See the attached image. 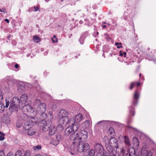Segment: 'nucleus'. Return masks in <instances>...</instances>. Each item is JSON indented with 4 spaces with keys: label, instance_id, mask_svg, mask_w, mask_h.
Here are the masks:
<instances>
[{
    "label": "nucleus",
    "instance_id": "f257e3e1",
    "mask_svg": "<svg viewBox=\"0 0 156 156\" xmlns=\"http://www.w3.org/2000/svg\"><path fill=\"white\" fill-rule=\"evenodd\" d=\"M87 132L82 130L80 132L73 133L70 136V140H75L77 142V150L79 152H82L84 150L86 151L90 148V145L87 143H83L86 141L87 139Z\"/></svg>",
    "mask_w": 156,
    "mask_h": 156
},
{
    "label": "nucleus",
    "instance_id": "f03ea898",
    "mask_svg": "<svg viewBox=\"0 0 156 156\" xmlns=\"http://www.w3.org/2000/svg\"><path fill=\"white\" fill-rule=\"evenodd\" d=\"M23 109L24 114L28 116H29L30 115H30L31 116H36L38 113L40 114L42 113L43 116L47 117L46 114L44 113L46 109V105L44 103H41L40 104L38 105L37 107V110L32 108L30 105H25Z\"/></svg>",
    "mask_w": 156,
    "mask_h": 156
},
{
    "label": "nucleus",
    "instance_id": "7ed1b4c3",
    "mask_svg": "<svg viewBox=\"0 0 156 156\" xmlns=\"http://www.w3.org/2000/svg\"><path fill=\"white\" fill-rule=\"evenodd\" d=\"M105 146L109 153H116L115 149L117 151L119 147L117 139L114 137H111L109 140V143L106 144Z\"/></svg>",
    "mask_w": 156,
    "mask_h": 156
},
{
    "label": "nucleus",
    "instance_id": "20e7f679",
    "mask_svg": "<svg viewBox=\"0 0 156 156\" xmlns=\"http://www.w3.org/2000/svg\"><path fill=\"white\" fill-rule=\"evenodd\" d=\"M68 112L66 110H61L59 112V116L60 117L59 122L64 126H66L68 124H70V120L68 116Z\"/></svg>",
    "mask_w": 156,
    "mask_h": 156
},
{
    "label": "nucleus",
    "instance_id": "39448f33",
    "mask_svg": "<svg viewBox=\"0 0 156 156\" xmlns=\"http://www.w3.org/2000/svg\"><path fill=\"white\" fill-rule=\"evenodd\" d=\"M21 105H20V101L19 98L18 97L15 96L13 98L12 101L10 102L9 109L11 112H12L14 110H16L19 106L20 109L23 110V108L25 105L24 106L23 108L21 107Z\"/></svg>",
    "mask_w": 156,
    "mask_h": 156
},
{
    "label": "nucleus",
    "instance_id": "423d86ee",
    "mask_svg": "<svg viewBox=\"0 0 156 156\" xmlns=\"http://www.w3.org/2000/svg\"><path fill=\"white\" fill-rule=\"evenodd\" d=\"M127 153H126V151L124 150H122V152L123 154L125 155L126 154L128 156H133L135 155L136 156H139V154H137L135 151V150L133 148L131 147L129 150L127 151Z\"/></svg>",
    "mask_w": 156,
    "mask_h": 156
},
{
    "label": "nucleus",
    "instance_id": "0eeeda50",
    "mask_svg": "<svg viewBox=\"0 0 156 156\" xmlns=\"http://www.w3.org/2000/svg\"><path fill=\"white\" fill-rule=\"evenodd\" d=\"M94 150L96 153L104 154V148L103 146L100 144H96L94 147Z\"/></svg>",
    "mask_w": 156,
    "mask_h": 156
},
{
    "label": "nucleus",
    "instance_id": "6e6552de",
    "mask_svg": "<svg viewBox=\"0 0 156 156\" xmlns=\"http://www.w3.org/2000/svg\"><path fill=\"white\" fill-rule=\"evenodd\" d=\"M141 154V156H152V152L144 147L142 148Z\"/></svg>",
    "mask_w": 156,
    "mask_h": 156
},
{
    "label": "nucleus",
    "instance_id": "1a4fd4ad",
    "mask_svg": "<svg viewBox=\"0 0 156 156\" xmlns=\"http://www.w3.org/2000/svg\"><path fill=\"white\" fill-rule=\"evenodd\" d=\"M140 95V93L137 90H136L133 96V105H135L137 104L138 99L139 98Z\"/></svg>",
    "mask_w": 156,
    "mask_h": 156
},
{
    "label": "nucleus",
    "instance_id": "9d476101",
    "mask_svg": "<svg viewBox=\"0 0 156 156\" xmlns=\"http://www.w3.org/2000/svg\"><path fill=\"white\" fill-rule=\"evenodd\" d=\"M70 124L72 125V129H73V131H75L74 132H80V131H76L78 129L79 125L78 124H77V123H76L74 121V119L73 118H71L70 119Z\"/></svg>",
    "mask_w": 156,
    "mask_h": 156
},
{
    "label": "nucleus",
    "instance_id": "9b49d317",
    "mask_svg": "<svg viewBox=\"0 0 156 156\" xmlns=\"http://www.w3.org/2000/svg\"><path fill=\"white\" fill-rule=\"evenodd\" d=\"M33 125V123L30 120L27 121L24 124L23 126V128L25 130H28Z\"/></svg>",
    "mask_w": 156,
    "mask_h": 156
},
{
    "label": "nucleus",
    "instance_id": "f8f14e48",
    "mask_svg": "<svg viewBox=\"0 0 156 156\" xmlns=\"http://www.w3.org/2000/svg\"><path fill=\"white\" fill-rule=\"evenodd\" d=\"M9 105V101L7 99L5 100V106L3 104L0 102V112L2 113L4 110L5 108H7Z\"/></svg>",
    "mask_w": 156,
    "mask_h": 156
},
{
    "label": "nucleus",
    "instance_id": "ddd939ff",
    "mask_svg": "<svg viewBox=\"0 0 156 156\" xmlns=\"http://www.w3.org/2000/svg\"><path fill=\"white\" fill-rule=\"evenodd\" d=\"M28 99V96L27 94H24L22 95L20 97V105L25 104Z\"/></svg>",
    "mask_w": 156,
    "mask_h": 156
},
{
    "label": "nucleus",
    "instance_id": "4468645a",
    "mask_svg": "<svg viewBox=\"0 0 156 156\" xmlns=\"http://www.w3.org/2000/svg\"><path fill=\"white\" fill-rule=\"evenodd\" d=\"M83 118L82 114L79 113L76 115L74 117V121L76 123L80 122Z\"/></svg>",
    "mask_w": 156,
    "mask_h": 156
},
{
    "label": "nucleus",
    "instance_id": "2eb2a0df",
    "mask_svg": "<svg viewBox=\"0 0 156 156\" xmlns=\"http://www.w3.org/2000/svg\"><path fill=\"white\" fill-rule=\"evenodd\" d=\"M73 131V129H72L71 126H70L67 127L65 131L64 134L65 136H67L70 134Z\"/></svg>",
    "mask_w": 156,
    "mask_h": 156
},
{
    "label": "nucleus",
    "instance_id": "dca6fc26",
    "mask_svg": "<svg viewBox=\"0 0 156 156\" xmlns=\"http://www.w3.org/2000/svg\"><path fill=\"white\" fill-rule=\"evenodd\" d=\"M90 119L85 121L82 124V127L84 129H85L88 127L90 125Z\"/></svg>",
    "mask_w": 156,
    "mask_h": 156
},
{
    "label": "nucleus",
    "instance_id": "f3484780",
    "mask_svg": "<svg viewBox=\"0 0 156 156\" xmlns=\"http://www.w3.org/2000/svg\"><path fill=\"white\" fill-rule=\"evenodd\" d=\"M132 142L134 146L138 147L139 145V140L136 137H133L132 139Z\"/></svg>",
    "mask_w": 156,
    "mask_h": 156
},
{
    "label": "nucleus",
    "instance_id": "a211bd4d",
    "mask_svg": "<svg viewBox=\"0 0 156 156\" xmlns=\"http://www.w3.org/2000/svg\"><path fill=\"white\" fill-rule=\"evenodd\" d=\"M48 134L49 135L51 136L54 135L57 130L55 126H50Z\"/></svg>",
    "mask_w": 156,
    "mask_h": 156
},
{
    "label": "nucleus",
    "instance_id": "6ab92c4d",
    "mask_svg": "<svg viewBox=\"0 0 156 156\" xmlns=\"http://www.w3.org/2000/svg\"><path fill=\"white\" fill-rule=\"evenodd\" d=\"M51 123L48 124L47 122H45L42 126V130L44 132L47 131L48 128L51 126Z\"/></svg>",
    "mask_w": 156,
    "mask_h": 156
},
{
    "label": "nucleus",
    "instance_id": "aec40b11",
    "mask_svg": "<svg viewBox=\"0 0 156 156\" xmlns=\"http://www.w3.org/2000/svg\"><path fill=\"white\" fill-rule=\"evenodd\" d=\"M124 141L126 145L129 146L131 145L130 141L128 136H124Z\"/></svg>",
    "mask_w": 156,
    "mask_h": 156
},
{
    "label": "nucleus",
    "instance_id": "412c9836",
    "mask_svg": "<svg viewBox=\"0 0 156 156\" xmlns=\"http://www.w3.org/2000/svg\"><path fill=\"white\" fill-rule=\"evenodd\" d=\"M73 141L72 144L71 145L70 149L72 151H74L76 149V145L77 144V142L75 140H71Z\"/></svg>",
    "mask_w": 156,
    "mask_h": 156
},
{
    "label": "nucleus",
    "instance_id": "4be33fe9",
    "mask_svg": "<svg viewBox=\"0 0 156 156\" xmlns=\"http://www.w3.org/2000/svg\"><path fill=\"white\" fill-rule=\"evenodd\" d=\"M33 40L35 42L37 43L40 42L41 40V38L37 35L34 36L33 37Z\"/></svg>",
    "mask_w": 156,
    "mask_h": 156
},
{
    "label": "nucleus",
    "instance_id": "5701e85b",
    "mask_svg": "<svg viewBox=\"0 0 156 156\" xmlns=\"http://www.w3.org/2000/svg\"><path fill=\"white\" fill-rule=\"evenodd\" d=\"M50 143L55 146L57 145L59 143L55 139H52Z\"/></svg>",
    "mask_w": 156,
    "mask_h": 156
},
{
    "label": "nucleus",
    "instance_id": "b1692460",
    "mask_svg": "<svg viewBox=\"0 0 156 156\" xmlns=\"http://www.w3.org/2000/svg\"><path fill=\"white\" fill-rule=\"evenodd\" d=\"M27 133L29 136H32L35 134L36 133V131L35 130L32 129H30L28 130Z\"/></svg>",
    "mask_w": 156,
    "mask_h": 156
},
{
    "label": "nucleus",
    "instance_id": "393cba45",
    "mask_svg": "<svg viewBox=\"0 0 156 156\" xmlns=\"http://www.w3.org/2000/svg\"><path fill=\"white\" fill-rule=\"evenodd\" d=\"M41 148V146L40 145H38L36 146L33 147V150L35 151H38L40 150Z\"/></svg>",
    "mask_w": 156,
    "mask_h": 156
},
{
    "label": "nucleus",
    "instance_id": "a878e982",
    "mask_svg": "<svg viewBox=\"0 0 156 156\" xmlns=\"http://www.w3.org/2000/svg\"><path fill=\"white\" fill-rule=\"evenodd\" d=\"M62 136L59 134H57L55 135V139L59 143L60 141L62 140Z\"/></svg>",
    "mask_w": 156,
    "mask_h": 156
},
{
    "label": "nucleus",
    "instance_id": "bb28decb",
    "mask_svg": "<svg viewBox=\"0 0 156 156\" xmlns=\"http://www.w3.org/2000/svg\"><path fill=\"white\" fill-rule=\"evenodd\" d=\"M136 84L137 85V87H138L139 86H140V83L139 82H138V83H136V82H135V83H131V86L130 87V90H132V88H133V87Z\"/></svg>",
    "mask_w": 156,
    "mask_h": 156
},
{
    "label": "nucleus",
    "instance_id": "cd10ccee",
    "mask_svg": "<svg viewBox=\"0 0 156 156\" xmlns=\"http://www.w3.org/2000/svg\"><path fill=\"white\" fill-rule=\"evenodd\" d=\"M95 153V151L93 150H91L88 152V156H94Z\"/></svg>",
    "mask_w": 156,
    "mask_h": 156
},
{
    "label": "nucleus",
    "instance_id": "c85d7f7f",
    "mask_svg": "<svg viewBox=\"0 0 156 156\" xmlns=\"http://www.w3.org/2000/svg\"><path fill=\"white\" fill-rule=\"evenodd\" d=\"M122 43L119 42H115V45L117 46V48H122Z\"/></svg>",
    "mask_w": 156,
    "mask_h": 156
},
{
    "label": "nucleus",
    "instance_id": "c756f323",
    "mask_svg": "<svg viewBox=\"0 0 156 156\" xmlns=\"http://www.w3.org/2000/svg\"><path fill=\"white\" fill-rule=\"evenodd\" d=\"M22 153L20 151L18 150L16 153L15 156H22Z\"/></svg>",
    "mask_w": 156,
    "mask_h": 156
},
{
    "label": "nucleus",
    "instance_id": "7c9ffc66",
    "mask_svg": "<svg viewBox=\"0 0 156 156\" xmlns=\"http://www.w3.org/2000/svg\"><path fill=\"white\" fill-rule=\"evenodd\" d=\"M5 134L0 131V140L2 141L4 139Z\"/></svg>",
    "mask_w": 156,
    "mask_h": 156
},
{
    "label": "nucleus",
    "instance_id": "2f4dec72",
    "mask_svg": "<svg viewBox=\"0 0 156 156\" xmlns=\"http://www.w3.org/2000/svg\"><path fill=\"white\" fill-rule=\"evenodd\" d=\"M51 40L52 42L54 43L57 42V38L55 35H54L53 37L52 38Z\"/></svg>",
    "mask_w": 156,
    "mask_h": 156
},
{
    "label": "nucleus",
    "instance_id": "473e14b6",
    "mask_svg": "<svg viewBox=\"0 0 156 156\" xmlns=\"http://www.w3.org/2000/svg\"><path fill=\"white\" fill-rule=\"evenodd\" d=\"M119 55L121 56H122L124 57H126V53L125 51L122 52L121 51H120L119 52Z\"/></svg>",
    "mask_w": 156,
    "mask_h": 156
},
{
    "label": "nucleus",
    "instance_id": "72a5a7b5",
    "mask_svg": "<svg viewBox=\"0 0 156 156\" xmlns=\"http://www.w3.org/2000/svg\"><path fill=\"white\" fill-rule=\"evenodd\" d=\"M56 129H58V130H61L63 129V126L62 124L58 125Z\"/></svg>",
    "mask_w": 156,
    "mask_h": 156
},
{
    "label": "nucleus",
    "instance_id": "f704fd0d",
    "mask_svg": "<svg viewBox=\"0 0 156 156\" xmlns=\"http://www.w3.org/2000/svg\"><path fill=\"white\" fill-rule=\"evenodd\" d=\"M84 40V37L82 36H81L79 39V41L81 44H83V43Z\"/></svg>",
    "mask_w": 156,
    "mask_h": 156
},
{
    "label": "nucleus",
    "instance_id": "c9c22d12",
    "mask_svg": "<svg viewBox=\"0 0 156 156\" xmlns=\"http://www.w3.org/2000/svg\"><path fill=\"white\" fill-rule=\"evenodd\" d=\"M129 110L130 113L132 114V115L133 116H134L135 114L134 113L133 107H131L129 108Z\"/></svg>",
    "mask_w": 156,
    "mask_h": 156
},
{
    "label": "nucleus",
    "instance_id": "e433bc0d",
    "mask_svg": "<svg viewBox=\"0 0 156 156\" xmlns=\"http://www.w3.org/2000/svg\"><path fill=\"white\" fill-rule=\"evenodd\" d=\"M48 117L49 118L50 120H52L53 119V117L52 115V113L51 112H49L48 114Z\"/></svg>",
    "mask_w": 156,
    "mask_h": 156
},
{
    "label": "nucleus",
    "instance_id": "4c0bfd02",
    "mask_svg": "<svg viewBox=\"0 0 156 156\" xmlns=\"http://www.w3.org/2000/svg\"><path fill=\"white\" fill-rule=\"evenodd\" d=\"M24 156H31V153L30 151L27 150Z\"/></svg>",
    "mask_w": 156,
    "mask_h": 156
},
{
    "label": "nucleus",
    "instance_id": "58836bf2",
    "mask_svg": "<svg viewBox=\"0 0 156 156\" xmlns=\"http://www.w3.org/2000/svg\"><path fill=\"white\" fill-rule=\"evenodd\" d=\"M109 131L111 135L112 134L114 133V129L112 127H110L109 128Z\"/></svg>",
    "mask_w": 156,
    "mask_h": 156
},
{
    "label": "nucleus",
    "instance_id": "ea45409f",
    "mask_svg": "<svg viewBox=\"0 0 156 156\" xmlns=\"http://www.w3.org/2000/svg\"><path fill=\"white\" fill-rule=\"evenodd\" d=\"M104 36L105 37V39L107 41H109L111 40V38L109 37L107 34H104Z\"/></svg>",
    "mask_w": 156,
    "mask_h": 156
},
{
    "label": "nucleus",
    "instance_id": "a19ab883",
    "mask_svg": "<svg viewBox=\"0 0 156 156\" xmlns=\"http://www.w3.org/2000/svg\"><path fill=\"white\" fill-rule=\"evenodd\" d=\"M0 12H3L4 14L6 13H7L6 10L4 8H2L1 9H0Z\"/></svg>",
    "mask_w": 156,
    "mask_h": 156
},
{
    "label": "nucleus",
    "instance_id": "79ce46f5",
    "mask_svg": "<svg viewBox=\"0 0 156 156\" xmlns=\"http://www.w3.org/2000/svg\"><path fill=\"white\" fill-rule=\"evenodd\" d=\"M41 101L39 99H36L34 101V104L36 105L40 104Z\"/></svg>",
    "mask_w": 156,
    "mask_h": 156
},
{
    "label": "nucleus",
    "instance_id": "37998d69",
    "mask_svg": "<svg viewBox=\"0 0 156 156\" xmlns=\"http://www.w3.org/2000/svg\"><path fill=\"white\" fill-rule=\"evenodd\" d=\"M3 98V94L2 92L0 91V101L2 100Z\"/></svg>",
    "mask_w": 156,
    "mask_h": 156
},
{
    "label": "nucleus",
    "instance_id": "c03bdc74",
    "mask_svg": "<svg viewBox=\"0 0 156 156\" xmlns=\"http://www.w3.org/2000/svg\"><path fill=\"white\" fill-rule=\"evenodd\" d=\"M5 154L4 151H0V156H5Z\"/></svg>",
    "mask_w": 156,
    "mask_h": 156
},
{
    "label": "nucleus",
    "instance_id": "a18cd8bd",
    "mask_svg": "<svg viewBox=\"0 0 156 156\" xmlns=\"http://www.w3.org/2000/svg\"><path fill=\"white\" fill-rule=\"evenodd\" d=\"M16 125L17 127L18 128H20V127L22 126V124L21 123L19 124L18 122H17L16 123Z\"/></svg>",
    "mask_w": 156,
    "mask_h": 156
},
{
    "label": "nucleus",
    "instance_id": "49530a36",
    "mask_svg": "<svg viewBox=\"0 0 156 156\" xmlns=\"http://www.w3.org/2000/svg\"><path fill=\"white\" fill-rule=\"evenodd\" d=\"M107 121H101L98 122L97 124H98V125H100L101 123L102 124H104L105 122H106Z\"/></svg>",
    "mask_w": 156,
    "mask_h": 156
},
{
    "label": "nucleus",
    "instance_id": "de8ad7c7",
    "mask_svg": "<svg viewBox=\"0 0 156 156\" xmlns=\"http://www.w3.org/2000/svg\"><path fill=\"white\" fill-rule=\"evenodd\" d=\"M6 156H13V154L12 152H9L7 155Z\"/></svg>",
    "mask_w": 156,
    "mask_h": 156
},
{
    "label": "nucleus",
    "instance_id": "09e8293b",
    "mask_svg": "<svg viewBox=\"0 0 156 156\" xmlns=\"http://www.w3.org/2000/svg\"><path fill=\"white\" fill-rule=\"evenodd\" d=\"M116 151V153H115V152L110 153V154H112V156H116V155L117 154V151Z\"/></svg>",
    "mask_w": 156,
    "mask_h": 156
},
{
    "label": "nucleus",
    "instance_id": "8fccbe9b",
    "mask_svg": "<svg viewBox=\"0 0 156 156\" xmlns=\"http://www.w3.org/2000/svg\"><path fill=\"white\" fill-rule=\"evenodd\" d=\"M35 10L34 11H37L39 9L38 7H34Z\"/></svg>",
    "mask_w": 156,
    "mask_h": 156
},
{
    "label": "nucleus",
    "instance_id": "3c124183",
    "mask_svg": "<svg viewBox=\"0 0 156 156\" xmlns=\"http://www.w3.org/2000/svg\"><path fill=\"white\" fill-rule=\"evenodd\" d=\"M15 66L16 68H18L19 67V65L18 64H15Z\"/></svg>",
    "mask_w": 156,
    "mask_h": 156
},
{
    "label": "nucleus",
    "instance_id": "603ef678",
    "mask_svg": "<svg viewBox=\"0 0 156 156\" xmlns=\"http://www.w3.org/2000/svg\"><path fill=\"white\" fill-rule=\"evenodd\" d=\"M6 22L8 23H9V21L8 19H5L4 20Z\"/></svg>",
    "mask_w": 156,
    "mask_h": 156
},
{
    "label": "nucleus",
    "instance_id": "864d4df0",
    "mask_svg": "<svg viewBox=\"0 0 156 156\" xmlns=\"http://www.w3.org/2000/svg\"><path fill=\"white\" fill-rule=\"evenodd\" d=\"M10 77H9V76H8V77H6V79H5V80L6 81H7V80L9 79H10Z\"/></svg>",
    "mask_w": 156,
    "mask_h": 156
},
{
    "label": "nucleus",
    "instance_id": "5fc2aeb1",
    "mask_svg": "<svg viewBox=\"0 0 156 156\" xmlns=\"http://www.w3.org/2000/svg\"><path fill=\"white\" fill-rule=\"evenodd\" d=\"M48 53V51H47V50L45 51L44 53V55H46Z\"/></svg>",
    "mask_w": 156,
    "mask_h": 156
},
{
    "label": "nucleus",
    "instance_id": "6e6d98bb",
    "mask_svg": "<svg viewBox=\"0 0 156 156\" xmlns=\"http://www.w3.org/2000/svg\"><path fill=\"white\" fill-rule=\"evenodd\" d=\"M35 156H42V155L40 154H36Z\"/></svg>",
    "mask_w": 156,
    "mask_h": 156
},
{
    "label": "nucleus",
    "instance_id": "4d7b16f0",
    "mask_svg": "<svg viewBox=\"0 0 156 156\" xmlns=\"http://www.w3.org/2000/svg\"><path fill=\"white\" fill-rule=\"evenodd\" d=\"M102 27L103 28H105L106 27V26L105 25H102Z\"/></svg>",
    "mask_w": 156,
    "mask_h": 156
},
{
    "label": "nucleus",
    "instance_id": "13d9d810",
    "mask_svg": "<svg viewBox=\"0 0 156 156\" xmlns=\"http://www.w3.org/2000/svg\"><path fill=\"white\" fill-rule=\"evenodd\" d=\"M43 156H49L47 154H44L43 155Z\"/></svg>",
    "mask_w": 156,
    "mask_h": 156
},
{
    "label": "nucleus",
    "instance_id": "bf43d9fd",
    "mask_svg": "<svg viewBox=\"0 0 156 156\" xmlns=\"http://www.w3.org/2000/svg\"><path fill=\"white\" fill-rule=\"evenodd\" d=\"M36 26L37 28H38L39 27V25L37 24L36 25Z\"/></svg>",
    "mask_w": 156,
    "mask_h": 156
},
{
    "label": "nucleus",
    "instance_id": "052dcab7",
    "mask_svg": "<svg viewBox=\"0 0 156 156\" xmlns=\"http://www.w3.org/2000/svg\"><path fill=\"white\" fill-rule=\"evenodd\" d=\"M45 1L46 2H48L49 1V0H45Z\"/></svg>",
    "mask_w": 156,
    "mask_h": 156
},
{
    "label": "nucleus",
    "instance_id": "680f3d73",
    "mask_svg": "<svg viewBox=\"0 0 156 156\" xmlns=\"http://www.w3.org/2000/svg\"><path fill=\"white\" fill-rule=\"evenodd\" d=\"M71 153L72 154H74L72 153L71 152Z\"/></svg>",
    "mask_w": 156,
    "mask_h": 156
},
{
    "label": "nucleus",
    "instance_id": "e2e57ef3",
    "mask_svg": "<svg viewBox=\"0 0 156 156\" xmlns=\"http://www.w3.org/2000/svg\"><path fill=\"white\" fill-rule=\"evenodd\" d=\"M103 23H104V24H106V22H103Z\"/></svg>",
    "mask_w": 156,
    "mask_h": 156
},
{
    "label": "nucleus",
    "instance_id": "0e129e2a",
    "mask_svg": "<svg viewBox=\"0 0 156 156\" xmlns=\"http://www.w3.org/2000/svg\"><path fill=\"white\" fill-rule=\"evenodd\" d=\"M107 25H109V26H110V24L109 23H107Z\"/></svg>",
    "mask_w": 156,
    "mask_h": 156
},
{
    "label": "nucleus",
    "instance_id": "69168bd1",
    "mask_svg": "<svg viewBox=\"0 0 156 156\" xmlns=\"http://www.w3.org/2000/svg\"><path fill=\"white\" fill-rule=\"evenodd\" d=\"M106 138H107V136H105L104 137V139Z\"/></svg>",
    "mask_w": 156,
    "mask_h": 156
},
{
    "label": "nucleus",
    "instance_id": "338daca9",
    "mask_svg": "<svg viewBox=\"0 0 156 156\" xmlns=\"http://www.w3.org/2000/svg\"><path fill=\"white\" fill-rule=\"evenodd\" d=\"M20 87H21V88H23V86H21Z\"/></svg>",
    "mask_w": 156,
    "mask_h": 156
},
{
    "label": "nucleus",
    "instance_id": "774afa93",
    "mask_svg": "<svg viewBox=\"0 0 156 156\" xmlns=\"http://www.w3.org/2000/svg\"><path fill=\"white\" fill-rule=\"evenodd\" d=\"M15 41H13L12 42V43L13 44V43Z\"/></svg>",
    "mask_w": 156,
    "mask_h": 156
}]
</instances>
